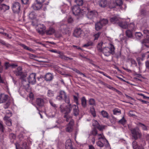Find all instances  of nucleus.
<instances>
[{"label": "nucleus", "instance_id": "obj_1", "mask_svg": "<svg viewBox=\"0 0 149 149\" xmlns=\"http://www.w3.org/2000/svg\"><path fill=\"white\" fill-rule=\"evenodd\" d=\"M14 73L16 76H20V79L22 80L23 85L26 87H29V84L28 83L26 84V81L25 77L26 75L24 74L22 72V68L20 67L17 68V69L14 71Z\"/></svg>", "mask_w": 149, "mask_h": 149}, {"label": "nucleus", "instance_id": "obj_2", "mask_svg": "<svg viewBox=\"0 0 149 149\" xmlns=\"http://www.w3.org/2000/svg\"><path fill=\"white\" fill-rule=\"evenodd\" d=\"M66 108L65 109L64 108L63 104L60 105V111L62 113H64V117L66 118V121L70 122L71 120H73L72 119V117L68 115V114L70 112L72 109L71 104H69L66 106Z\"/></svg>", "mask_w": 149, "mask_h": 149}, {"label": "nucleus", "instance_id": "obj_3", "mask_svg": "<svg viewBox=\"0 0 149 149\" xmlns=\"http://www.w3.org/2000/svg\"><path fill=\"white\" fill-rule=\"evenodd\" d=\"M110 47H105L103 48L102 51L104 55L106 56H109L111 54H113L115 48L113 45L110 44Z\"/></svg>", "mask_w": 149, "mask_h": 149}, {"label": "nucleus", "instance_id": "obj_4", "mask_svg": "<svg viewBox=\"0 0 149 149\" xmlns=\"http://www.w3.org/2000/svg\"><path fill=\"white\" fill-rule=\"evenodd\" d=\"M57 100L61 101L64 100L65 102L68 104L70 103V99L69 97L67 96L66 93L63 91H61L59 93V95L56 98Z\"/></svg>", "mask_w": 149, "mask_h": 149}, {"label": "nucleus", "instance_id": "obj_5", "mask_svg": "<svg viewBox=\"0 0 149 149\" xmlns=\"http://www.w3.org/2000/svg\"><path fill=\"white\" fill-rule=\"evenodd\" d=\"M131 132L132 136L135 140H136L141 138V134L139 130L133 129L131 130Z\"/></svg>", "mask_w": 149, "mask_h": 149}, {"label": "nucleus", "instance_id": "obj_6", "mask_svg": "<svg viewBox=\"0 0 149 149\" xmlns=\"http://www.w3.org/2000/svg\"><path fill=\"white\" fill-rule=\"evenodd\" d=\"M73 35L74 36L79 38L82 36H84L85 33H84L83 31L80 28H78L75 29L73 33Z\"/></svg>", "mask_w": 149, "mask_h": 149}, {"label": "nucleus", "instance_id": "obj_7", "mask_svg": "<svg viewBox=\"0 0 149 149\" xmlns=\"http://www.w3.org/2000/svg\"><path fill=\"white\" fill-rule=\"evenodd\" d=\"M20 5L19 3L15 2L13 4L12 8L14 13H19L20 11Z\"/></svg>", "mask_w": 149, "mask_h": 149}, {"label": "nucleus", "instance_id": "obj_8", "mask_svg": "<svg viewBox=\"0 0 149 149\" xmlns=\"http://www.w3.org/2000/svg\"><path fill=\"white\" fill-rule=\"evenodd\" d=\"M97 13L95 10L90 11L88 9H87V16L88 18L91 19L97 16Z\"/></svg>", "mask_w": 149, "mask_h": 149}, {"label": "nucleus", "instance_id": "obj_9", "mask_svg": "<svg viewBox=\"0 0 149 149\" xmlns=\"http://www.w3.org/2000/svg\"><path fill=\"white\" fill-rule=\"evenodd\" d=\"M36 76L35 73H32L31 74L28 78L29 83L32 84H35L36 83Z\"/></svg>", "mask_w": 149, "mask_h": 149}, {"label": "nucleus", "instance_id": "obj_10", "mask_svg": "<svg viewBox=\"0 0 149 149\" xmlns=\"http://www.w3.org/2000/svg\"><path fill=\"white\" fill-rule=\"evenodd\" d=\"M74 124V120H70L68 124L67 125L66 128V131L68 132H71L73 129V125Z\"/></svg>", "mask_w": 149, "mask_h": 149}, {"label": "nucleus", "instance_id": "obj_11", "mask_svg": "<svg viewBox=\"0 0 149 149\" xmlns=\"http://www.w3.org/2000/svg\"><path fill=\"white\" fill-rule=\"evenodd\" d=\"M118 25L123 29H126L128 27L127 22L125 19H120L118 24Z\"/></svg>", "mask_w": 149, "mask_h": 149}, {"label": "nucleus", "instance_id": "obj_12", "mask_svg": "<svg viewBox=\"0 0 149 149\" xmlns=\"http://www.w3.org/2000/svg\"><path fill=\"white\" fill-rule=\"evenodd\" d=\"M43 4L38 2L33 3L32 5L31 8L34 10H39L41 9Z\"/></svg>", "mask_w": 149, "mask_h": 149}, {"label": "nucleus", "instance_id": "obj_13", "mask_svg": "<svg viewBox=\"0 0 149 149\" xmlns=\"http://www.w3.org/2000/svg\"><path fill=\"white\" fill-rule=\"evenodd\" d=\"M45 29V26L44 24H40L38 25V28L36 30L37 32L40 34H43Z\"/></svg>", "mask_w": 149, "mask_h": 149}, {"label": "nucleus", "instance_id": "obj_14", "mask_svg": "<svg viewBox=\"0 0 149 149\" xmlns=\"http://www.w3.org/2000/svg\"><path fill=\"white\" fill-rule=\"evenodd\" d=\"M73 14L75 15H77L80 13L81 10L79 7L78 6H75L72 8Z\"/></svg>", "mask_w": 149, "mask_h": 149}, {"label": "nucleus", "instance_id": "obj_15", "mask_svg": "<svg viewBox=\"0 0 149 149\" xmlns=\"http://www.w3.org/2000/svg\"><path fill=\"white\" fill-rule=\"evenodd\" d=\"M120 19L118 16H114L111 18L110 21L113 24H118Z\"/></svg>", "mask_w": 149, "mask_h": 149}, {"label": "nucleus", "instance_id": "obj_16", "mask_svg": "<svg viewBox=\"0 0 149 149\" xmlns=\"http://www.w3.org/2000/svg\"><path fill=\"white\" fill-rule=\"evenodd\" d=\"M8 96L4 94H1L0 95V103L5 102L8 98Z\"/></svg>", "mask_w": 149, "mask_h": 149}, {"label": "nucleus", "instance_id": "obj_17", "mask_svg": "<svg viewBox=\"0 0 149 149\" xmlns=\"http://www.w3.org/2000/svg\"><path fill=\"white\" fill-rule=\"evenodd\" d=\"M65 147L66 149H73L71 141L70 139L67 140L66 141Z\"/></svg>", "mask_w": 149, "mask_h": 149}, {"label": "nucleus", "instance_id": "obj_18", "mask_svg": "<svg viewBox=\"0 0 149 149\" xmlns=\"http://www.w3.org/2000/svg\"><path fill=\"white\" fill-rule=\"evenodd\" d=\"M132 145L134 149H143L142 146H140L138 145L136 141H134L132 143Z\"/></svg>", "mask_w": 149, "mask_h": 149}, {"label": "nucleus", "instance_id": "obj_19", "mask_svg": "<svg viewBox=\"0 0 149 149\" xmlns=\"http://www.w3.org/2000/svg\"><path fill=\"white\" fill-rule=\"evenodd\" d=\"M37 104L39 106H42L44 104V100L43 98H38L36 100Z\"/></svg>", "mask_w": 149, "mask_h": 149}, {"label": "nucleus", "instance_id": "obj_20", "mask_svg": "<svg viewBox=\"0 0 149 149\" xmlns=\"http://www.w3.org/2000/svg\"><path fill=\"white\" fill-rule=\"evenodd\" d=\"M71 107L72 108L73 110V113L74 115L75 116H77L79 114V109L78 107L77 106L75 105H74L72 106H71Z\"/></svg>", "mask_w": 149, "mask_h": 149}, {"label": "nucleus", "instance_id": "obj_21", "mask_svg": "<svg viewBox=\"0 0 149 149\" xmlns=\"http://www.w3.org/2000/svg\"><path fill=\"white\" fill-rule=\"evenodd\" d=\"M53 78V76L52 74L50 73L47 74L45 76V79L47 81H50Z\"/></svg>", "mask_w": 149, "mask_h": 149}, {"label": "nucleus", "instance_id": "obj_22", "mask_svg": "<svg viewBox=\"0 0 149 149\" xmlns=\"http://www.w3.org/2000/svg\"><path fill=\"white\" fill-rule=\"evenodd\" d=\"M102 24L100 22L95 24V29L97 31H99L102 28Z\"/></svg>", "mask_w": 149, "mask_h": 149}, {"label": "nucleus", "instance_id": "obj_23", "mask_svg": "<svg viewBox=\"0 0 149 149\" xmlns=\"http://www.w3.org/2000/svg\"><path fill=\"white\" fill-rule=\"evenodd\" d=\"M96 136L97 137L98 140H102V141L106 140V139L103 133L98 134Z\"/></svg>", "mask_w": 149, "mask_h": 149}, {"label": "nucleus", "instance_id": "obj_24", "mask_svg": "<svg viewBox=\"0 0 149 149\" xmlns=\"http://www.w3.org/2000/svg\"><path fill=\"white\" fill-rule=\"evenodd\" d=\"M55 32V30L52 28H50L46 31V34L47 35H50L53 34Z\"/></svg>", "mask_w": 149, "mask_h": 149}, {"label": "nucleus", "instance_id": "obj_25", "mask_svg": "<svg viewBox=\"0 0 149 149\" xmlns=\"http://www.w3.org/2000/svg\"><path fill=\"white\" fill-rule=\"evenodd\" d=\"M107 4L106 0H101L99 3V6L102 7H105Z\"/></svg>", "mask_w": 149, "mask_h": 149}, {"label": "nucleus", "instance_id": "obj_26", "mask_svg": "<svg viewBox=\"0 0 149 149\" xmlns=\"http://www.w3.org/2000/svg\"><path fill=\"white\" fill-rule=\"evenodd\" d=\"M81 103L83 107L85 108L86 107V100L85 97H83L81 98Z\"/></svg>", "mask_w": 149, "mask_h": 149}, {"label": "nucleus", "instance_id": "obj_27", "mask_svg": "<svg viewBox=\"0 0 149 149\" xmlns=\"http://www.w3.org/2000/svg\"><path fill=\"white\" fill-rule=\"evenodd\" d=\"M102 47H104L103 46V43L102 42H101L99 43L97 45V50L100 51L102 52L103 50Z\"/></svg>", "mask_w": 149, "mask_h": 149}, {"label": "nucleus", "instance_id": "obj_28", "mask_svg": "<svg viewBox=\"0 0 149 149\" xmlns=\"http://www.w3.org/2000/svg\"><path fill=\"white\" fill-rule=\"evenodd\" d=\"M29 17L30 19L33 20L36 18V15L35 13L32 12L29 13Z\"/></svg>", "mask_w": 149, "mask_h": 149}, {"label": "nucleus", "instance_id": "obj_29", "mask_svg": "<svg viewBox=\"0 0 149 149\" xmlns=\"http://www.w3.org/2000/svg\"><path fill=\"white\" fill-rule=\"evenodd\" d=\"M15 146L16 149H19L18 148V144H15ZM19 149H29V148L27 146L26 143H24L23 144L22 146Z\"/></svg>", "mask_w": 149, "mask_h": 149}, {"label": "nucleus", "instance_id": "obj_30", "mask_svg": "<svg viewBox=\"0 0 149 149\" xmlns=\"http://www.w3.org/2000/svg\"><path fill=\"white\" fill-rule=\"evenodd\" d=\"M113 114L115 115H119L121 113V111L120 109L118 108L114 109L113 110Z\"/></svg>", "mask_w": 149, "mask_h": 149}, {"label": "nucleus", "instance_id": "obj_31", "mask_svg": "<svg viewBox=\"0 0 149 149\" xmlns=\"http://www.w3.org/2000/svg\"><path fill=\"white\" fill-rule=\"evenodd\" d=\"M141 43L147 47H149V40L148 39H146L143 40L142 41Z\"/></svg>", "mask_w": 149, "mask_h": 149}, {"label": "nucleus", "instance_id": "obj_32", "mask_svg": "<svg viewBox=\"0 0 149 149\" xmlns=\"http://www.w3.org/2000/svg\"><path fill=\"white\" fill-rule=\"evenodd\" d=\"M101 113L103 117L107 118H109V114L106 111L103 110L101 111Z\"/></svg>", "mask_w": 149, "mask_h": 149}, {"label": "nucleus", "instance_id": "obj_33", "mask_svg": "<svg viewBox=\"0 0 149 149\" xmlns=\"http://www.w3.org/2000/svg\"><path fill=\"white\" fill-rule=\"evenodd\" d=\"M12 113L9 110H7L6 112V115L4 118V119H6L7 118H9L12 116Z\"/></svg>", "mask_w": 149, "mask_h": 149}, {"label": "nucleus", "instance_id": "obj_34", "mask_svg": "<svg viewBox=\"0 0 149 149\" xmlns=\"http://www.w3.org/2000/svg\"><path fill=\"white\" fill-rule=\"evenodd\" d=\"M129 60L131 63V66L133 67L134 66H136L137 65V63L136 61L132 58H130Z\"/></svg>", "mask_w": 149, "mask_h": 149}, {"label": "nucleus", "instance_id": "obj_35", "mask_svg": "<svg viewBox=\"0 0 149 149\" xmlns=\"http://www.w3.org/2000/svg\"><path fill=\"white\" fill-rule=\"evenodd\" d=\"M135 36L137 39H140L142 38L143 35L140 32H137L135 33Z\"/></svg>", "mask_w": 149, "mask_h": 149}, {"label": "nucleus", "instance_id": "obj_36", "mask_svg": "<svg viewBox=\"0 0 149 149\" xmlns=\"http://www.w3.org/2000/svg\"><path fill=\"white\" fill-rule=\"evenodd\" d=\"M138 125L141 127L143 130H148V127L144 124L140 123H138Z\"/></svg>", "mask_w": 149, "mask_h": 149}, {"label": "nucleus", "instance_id": "obj_37", "mask_svg": "<svg viewBox=\"0 0 149 149\" xmlns=\"http://www.w3.org/2000/svg\"><path fill=\"white\" fill-rule=\"evenodd\" d=\"M54 95V93L53 91L50 90H49L47 92V95L48 97H53Z\"/></svg>", "mask_w": 149, "mask_h": 149}, {"label": "nucleus", "instance_id": "obj_38", "mask_svg": "<svg viewBox=\"0 0 149 149\" xmlns=\"http://www.w3.org/2000/svg\"><path fill=\"white\" fill-rule=\"evenodd\" d=\"M5 121L6 124L8 126H10L12 125L11 120L9 118H7L6 119H4Z\"/></svg>", "mask_w": 149, "mask_h": 149}, {"label": "nucleus", "instance_id": "obj_39", "mask_svg": "<svg viewBox=\"0 0 149 149\" xmlns=\"http://www.w3.org/2000/svg\"><path fill=\"white\" fill-rule=\"evenodd\" d=\"M97 134V130L95 128L93 129L91 132V134L94 136H96Z\"/></svg>", "mask_w": 149, "mask_h": 149}, {"label": "nucleus", "instance_id": "obj_40", "mask_svg": "<svg viewBox=\"0 0 149 149\" xmlns=\"http://www.w3.org/2000/svg\"><path fill=\"white\" fill-rule=\"evenodd\" d=\"M21 46L23 48H24V49H25L28 50L30 51H33V50L32 48L28 47L24 44H22L21 45Z\"/></svg>", "mask_w": 149, "mask_h": 149}, {"label": "nucleus", "instance_id": "obj_41", "mask_svg": "<svg viewBox=\"0 0 149 149\" xmlns=\"http://www.w3.org/2000/svg\"><path fill=\"white\" fill-rule=\"evenodd\" d=\"M64 29H63V32L65 34L69 33H70L69 30L67 28V26L66 25H64Z\"/></svg>", "mask_w": 149, "mask_h": 149}, {"label": "nucleus", "instance_id": "obj_42", "mask_svg": "<svg viewBox=\"0 0 149 149\" xmlns=\"http://www.w3.org/2000/svg\"><path fill=\"white\" fill-rule=\"evenodd\" d=\"M126 36L129 38H132V32L130 30H127L126 32Z\"/></svg>", "mask_w": 149, "mask_h": 149}, {"label": "nucleus", "instance_id": "obj_43", "mask_svg": "<svg viewBox=\"0 0 149 149\" xmlns=\"http://www.w3.org/2000/svg\"><path fill=\"white\" fill-rule=\"evenodd\" d=\"M100 22L102 24V26H103L107 24L108 21L106 19H103L101 20L100 21Z\"/></svg>", "mask_w": 149, "mask_h": 149}, {"label": "nucleus", "instance_id": "obj_44", "mask_svg": "<svg viewBox=\"0 0 149 149\" xmlns=\"http://www.w3.org/2000/svg\"><path fill=\"white\" fill-rule=\"evenodd\" d=\"M102 140H99L97 143V145L100 147H102L104 146V142H102Z\"/></svg>", "mask_w": 149, "mask_h": 149}, {"label": "nucleus", "instance_id": "obj_45", "mask_svg": "<svg viewBox=\"0 0 149 149\" xmlns=\"http://www.w3.org/2000/svg\"><path fill=\"white\" fill-rule=\"evenodd\" d=\"M106 86H107V88H109V89L112 91H115L117 92H119L118 90H117L116 88H113V87L112 86H111L110 85H107Z\"/></svg>", "mask_w": 149, "mask_h": 149}, {"label": "nucleus", "instance_id": "obj_46", "mask_svg": "<svg viewBox=\"0 0 149 149\" xmlns=\"http://www.w3.org/2000/svg\"><path fill=\"white\" fill-rule=\"evenodd\" d=\"M75 2L78 6H81L83 3L82 0H75Z\"/></svg>", "mask_w": 149, "mask_h": 149}, {"label": "nucleus", "instance_id": "obj_47", "mask_svg": "<svg viewBox=\"0 0 149 149\" xmlns=\"http://www.w3.org/2000/svg\"><path fill=\"white\" fill-rule=\"evenodd\" d=\"M89 104L91 105H95V102L94 99H90L89 101Z\"/></svg>", "mask_w": 149, "mask_h": 149}, {"label": "nucleus", "instance_id": "obj_48", "mask_svg": "<svg viewBox=\"0 0 149 149\" xmlns=\"http://www.w3.org/2000/svg\"><path fill=\"white\" fill-rule=\"evenodd\" d=\"M90 112L94 117H95L96 116V114L95 111V109L93 107H92L90 109Z\"/></svg>", "mask_w": 149, "mask_h": 149}, {"label": "nucleus", "instance_id": "obj_49", "mask_svg": "<svg viewBox=\"0 0 149 149\" xmlns=\"http://www.w3.org/2000/svg\"><path fill=\"white\" fill-rule=\"evenodd\" d=\"M125 122L126 120L125 119L124 117H123L121 120L118 121V123L124 125L125 124Z\"/></svg>", "mask_w": 149, "mask_h": 149}, {"label": "nucleus", "instance_id": "obj_50", "mask_svg": "<svg viewBox=\"0 0 149 149\" xmlns=\"http://www.w3.org/2000/svg\"><path fill=\"white\" fill-rule=\"evenodd\" d=\"M103 142H104V145L106 147L109 148L110 147V145L108 141L106 139V140H104Z\"/></svg>", "mask_w": 149, "mask_h": 149}, {"label": "nucleus", "instance_id": "obj_51", "mask_svg": "<svg viewBox=\"0 0 149 149\" xmlns=\"http://www.w3.org/2000/svg\"><path fill=\"white\" fill-rule=\"evenodd\" d=\"M60 57L62 59L67 60H71L72 59V58H70L64 55H61Z\"/></svg>", "mask_w": 149, "mask_h": 149}, {"label": "nucleus", "instance_id": "obj_52", "mask_svg": "<svg viewBox=\"0 0 149 149\" xmlns=\"http://www.w3.org/2000/svg\"><path fill=\"white\" fill-rule=\"evenodd\" d=\"M101 34V33L98 32L97 33L95 34L94 35V40H97Z\"/></svg>", "mask_w": 149, "mask_h": 149}, {"label": "nucleus", "instance_id": "obj_53", "mask_svg": "<svg viewBox=\"0 0 149 149\" xmlns=\"http://www.w3.org/2000/svg\"><path fill=\"white\" fill-rule=\"evenodd\" d=\"M93 42L91 41H90V42H88L87 43L84 44L83 45V47H87L88 46L92 45H93Z\"/></svg>", "mask_w": 149, "mask_h": 149}, {"label": "nucleus", "instance_id": "obj_54", "mask_svg": "<svg viewBox=\"0 0 149 149\" xmlns=\"http://www.w3.org/2000/svg\"><path fill=\"white\" fill-rule=\"evenodd\" d=\"M116 2L117 5L119 6L121 5L123 3L121 0H116Z\"/></svg>", "mask_w": 149, "mask_h": 149}, {"label": "nucleus", "instance_id": "obj_55", "mask_svg": "<svg viewBox=\"0 0 149 149\" xmlns=\"http://www.w3.org/2000/svg\"><path fill=\"white\" fill-rule=\"evenodd\" d=\"M143 32L144 34H145L146 36L148 37V38H149V31L145 29L143 31Z\"/></svg>", "mask_w": 149, "mask_h": 149}, {"label": "nucleus", "instance_id": "obj_56", "mask_svg": "<svg viewBox=\"0 0 149 149\" xmlns=\"http://www.w3.org/2000/svg\"><path fill=\"white\" fill-rule=\"evenodd\" d=\"M92 123H93V125L95 126V127L97 126L99 123H98V122H97V121L95 120H93V122H92Z\"/></svg>", "mask_w": 149, "mask_h": 149}, {"label": "nucleus", "instance_id": "obj_57", "mask_svg": "<svg viewBox=\"0 0 149 149\" xmlns=\"http://www.w3.org/2000/svg\"><path fill=\"white\" fill-rule=\"evenodd\" d=\"M117 120L116 118L114 117L113 116H111V118L110 119V121L112 123H115Z\"/></svg>", "mask_w": 149, "mask_h": 149}, {"label": "nucleus", "instance_id": "obj_58", "mask_svg": "<svg viewBox=\"0 0 149 149\" xmlns=\"http://www.w3.org/2000/svg\"><path fill=\"white\" fill-rule=\"evenodd\" d=\"M0 42L2 44L5 45L7 47H9L10 46L8 44H7L6 43L5 41H4L3 40H0Z\"/></svg>", "mask_w": 149, "mask_h": 149}, {"label": "nucleus", "instance_id": "obj_59", "mask_svg": "<svg viewBox=\"0 0 149 149\" xmlns=\"http://www.w3.org/2000/svg\"><path fill=\"white\" fill-rule=\"evenodd\" d=\"M134 24L133 23H131L129 26V27L132 30L134 29Z\"/></svg>", "mask_w": 149, "mask_h": 149}, {"label": "nucleus", "instance_id": "obj_60", "mask_svg": "<svg viewBox=\"0 0 149 149\" xmlns=\"http://www.w3.org/2000/svg\"><path fill=\"white\" fill-rule=\"evenodd\" d=\"M22 3L24 4H29V0H21Z\"/></svg>", "mask_w": 149, "mask_h": 149}, {"label": "nucleus", "instance_id": "obj_61", "mask_svg": "<svg viewBox=\"0 0 149 149\" xmlns=\"http://www.w3.org/2000/svg\"><path fill=\"white\" fill-rule=\"evenodd\" d=\"M10 103L9 102H8L3 106L4 108L5 109L8 108L10 105Z\"/></svg>", "mask_w": 149, "mask_h": 149}, {"label": "nucleus", "instance_id": "obj_62", "mask_svg": "<svg viewBox=\"0 0 149 149\" xmlns=\"http://www.w3.org/2000/svg\"><path fill=\"white\" fill-rule=\"evenodd\" d=\"M95 127L98 129L100 131L102 130L104 128V127L101 126L99 124Z\"/></svg>", "mask_w": 149, "mask_h": 149}, {"label": "nucleus", "instance_id": "obj_63", "mask_svg": "<svg viewBox=\"0 0 149 149\" xmlns=\"http://www.w3.org/2000/svg\"><path fill=\"white\" fill-rule=\"evenodd\" d=\"M49 102L51 105L54 108H56L57 107L56 105L54 104L51 100H50Z\"/></svg>", "mask_w": 149, "mask_h": 149}, {"label": "nucleus", "instance_id": "obj_64", "mask_svg": "<svg viewBox=\"0 0 149 149\" xmlns=\"http://www.w3.org/2000/svg\"><path fill=\"white\" fill-rule=\"evenodd\" d=\"M145 64L146 68L149 70V61H146Z\"/></svg>", "mask_w": 149, "mask_h": 149}]
</instances>
